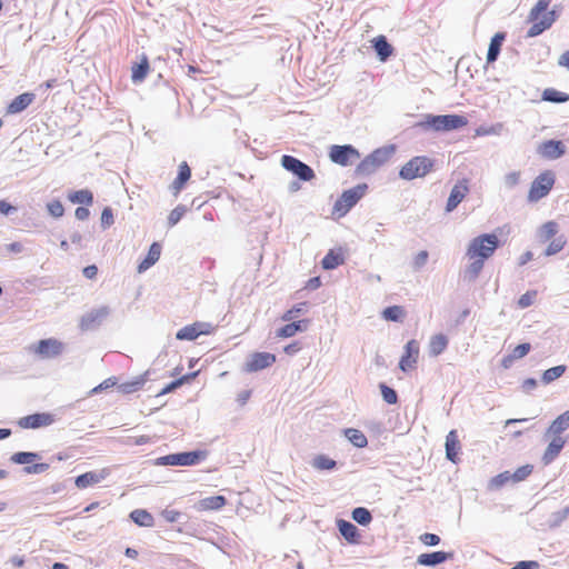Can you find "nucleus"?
<instances>
[{"mask_svg": "<svg viewBox=\"0 0 569 569\" xmlns=\"http://www.w3.org/2000/svg\"><path fill=\"white\" fill-rule=\"evenodd\" d=\"M499 247V239L493 233H483L473 238L468 248L467 257L471 261L467 272L471 278H477L483 268L485 261L489 259Z\"/></svg>", "mask_w": 569, "mask_h": 569, "instance_id": "1", "label": "nucleus"}, {"mask_svg": "<svg viewBox=\"0 0 569 569\" xmlns=\"http://www.w3.org/2000/svg\"><path fill=\"white\" fill-rule=\"evenodd\" d=\"M557 16L553 10H548L545 0H539L529 11L528 21L531 23L527 37L533 38L548 30L556 21Z\"/></svg>", "mask_w": 569, "mask_h": 569, "instance_id": "2", "label": "nucleus"}, {"mask_svg": "<svg viewBox=\"0 0 569 569\" xmlns=\"http://www.w3.org/2000/svg\"><path fill=\"white\" fill-rule=\"evenodd\" d=\"M468 124V119L460 114L433 116L427 114L417 126L423 129H433L435 131H451L463 128Z\"/></svg>", "mask_w": 569, "mask_h": 569, "instance_id": "3", "label": "nucleus"}, {"mask_svg": "<svg viewBox=\"0 0 569 569\" xmlns=\"http://www.w3.org/2000/svg\"><path fill=\"white\" fill-rule=\"evenodd\" d=\"M559 232V224L556 221H547L539 229V239L541 242H549L546 249V256H553L560 252L565 244L566 239L562 234L557 236Z\"/></svg>", "mask_w": 569, "mask_h": 569, "instance_id": "4", "label": "nucleus"}, {"mask_svg": "<svg viewBox=\"0 0 569 569\" xmlns=\"http://www.w3.org/2000/svg\"><path fill=\"white\" fill-rule=\"evenodd\" d=\"M435 162L426 156H417L402 166L399 176L405 180L423 178L432 171Z\"/></svg>", "mask_w": 569, "mask_h": 569, "instance_id": "5", "label": "nucleus"}, {"mask_svg": "<svg viewBox=\"0 0 569 569\" xmlns=\"http://www.w3.org/2000/svg\"><path fill=\"white\" fill-rule=\"evenodd\" d=\"M367 186H357L352 189L346 190L336 201L332 214L341 218L346 216L349 210L363 197Z\"/></svg>", "mask_w": 569, "mask_h": 569, "instance_id": "6", "label": "nucleus"}, {"mask_svg": "<svg viewBox=\"0 0 569 569\" xmlns=\"http://www.w3.org/2000/svg\"><path fill=\"white\" fill-rule=\"evenodd\" d=\"M555 181L556 178L552 171L546 170L541 172L538 177L535 178L530 186L528 192V201L537 202L545 198L552 189Z\"/></svg>", "mask_w": 569, "mask_h": 569, "instance_id": "7", "label": "nucleus"}, {"mask_svg": "<svg viewBox=\"0 0 569 569\" xmlns=\"http://www.w3.org/2000/svg\"><path fill=\"white\" fill-rule=\"evenodd\" d=\"M393 154V148H379L367 156L359 164L358 171L362 174H370L379 167L387 163Z\"/></svg>", "mask_w": 569, "mask_h": 569, "instance_id": "8", "label": "nucleus"}, {"mask_svg": "<svg viewBox=\"0 0 569 569\" xmlns=\"http://www.w3.org/2000/svg\"><path fill=\"white\" fill-rule=\"evenodd\" d=\"M280 161L287 171L302 181H311L316 178L313 169L293 156L283 154Z\"/></svg>", "mask_w": 569, "mask_h": 569, "instance_id": "9", "label": "nucleus"}, {"mask_svg": "<svg viewBox=\"0 0 569 569\" xmlns=\"http://www.w3.org/2000/svg\"><path fill=\"white\" fill-rule=\"evenodd\" d=\"M329 158L333 163L346 167L360 158L359 151L351 144H333L329 150Z\"/></svg>", "mask_w": 569, "mask_h": 569, "instance_id": "10", "label": "nucleus"}, {"mask_svg": "<svg viewBox=\"0 0 569 569\" xmlns=\"http://www.w3.org/2000/svg\"><path fill=\"white\" fill-rule=\"evenodd\" d=\"M214 331V327L211 323L208 322H193L191 325L184 326L181 328L177 335L176 338L178 340H194L199 336L202 335H211Z\"/></svg>", "mask_w": 569, "mask_h": 569, "instance_id": "11", "label": "nucleus"}, {"mask_svg": "<svg viewBox=\"0 0 569 569\" xmlns=\"http://www.w3.org/2000/svg\"><path fill=\"white\" fill-rule=\"evenodd\" d=\"M33 351L42 359L58 357L63 351V343L54 338L42 339L34 347Z\"/></svg>", "mask_w": 569, "mask_h": 569, "instance_id": "12", "label": "nucleus"}, {"mask_svg": "<svg viewBox=\"0 0 569 569\" xmlns=\"http://www.w3.org/2000/svg\"><path fill=\"white\" fill-rule=\"evenodd\" d=\"M56 421L54 416L49 412L33 413L20 418L17 425L22 429H38L48 427Z\"/></svg>", "mask_w": 569, "mask_h": 569, "instance_id": "13", "label": "nucleus"}, {"mask_svg": "<svg viewBox=\"0 0 569 569\" xmlns=\"http://www.w3.org/2000/svg\"><path fill=\"white\" fill-rule=\"evenodd\" d=\"M419 352H420V348H419L418 341L415 339L409 340L406 343L405 349H403V355L400 358L399 368L403 372L415 369V367L418 362Z\"/></svg>", "mask_w": 569, "mask_h": 569, "instance_id": "14", "label": "nucleus"}, {"mask_svg": "<svg viewBox=\"0 0 569 569\" xmlns=\"http://www.w3.org/2000/svg\"><path fill=\"white\" fill-rule=\"evenodd\" d=\"M276 362V356L270 352H253L246 362L247 372H257L271 367Z\"/></svg>", "mask_w": 569, "mask_h": 569, "instance_id": "15", "label": "nucleus"}, {"mask_svg": "<svg viewBox=\"0 0 569 569\" xmlns=\"http://www.w3.org/2000/svg\"><path fill=\"white\" fill-rule=\"evenodd\" d=\"M202 457L201 452L191 451V452H181L173 453L162 457L160 460L163 465L169 466H192L200 461Z\"/></svg>", "mask_w": 569, "mask_h": 569, "instance_id": "16", "label": "nucleus"}, {"mask_svg": "<svg viewBox=\"0 0 569 569\" xmlns=\"http://www.w3.org/2000/svg\"><path fill=\"white\" fill-rule=\"evenodd\" d=\"M110 475L109 469L103 468L99 471H88L78 476L74 485L78 489H86L104 480Z\"/></svg>", "mask_w": 569, "mask_h": 569, "instance_id": "17", "label": "nucleus"}, {"mask_svg": "<svg viewBox=\"0 0 569 569\" xmlns=\"http://www.w3.org/2000/svg\"><path fill=\"white\" fill-rule=\"evenodd\" d=\"M546 436L550 437V442L543 452L542 460H543L545 465H549L559 456V453L563 449L567 440L563 436H559V435H546Z\"/></svg>", "mask_w": 569, "mask_h": 569, "instance_id": "18", "label": "nucleus"}, {"mask_svg": "<svg viewBox=\"0 0 569 569\" xmlns=\"http://www.w3.org/2000/svg\"><path fill=\"white\" fill-rule=\"evenodd\" d=\"M310 319H299L289 321V323L280 327L276 331V336L281 339H287L296 336L298 332L306 331L310 326Z\"/></svg>", "mask_w": 569, "mask_h": 569, "instance_id": "19", "label": "nucleus"}, {"mask_svg": "<svg viewBox=\"0 0 569 569\" xmlns=\"http://www.w3.org/2000/svg\"><path fill=\"white\" fill-rule=\"evenodd\" d=\"M469 191L468 180L463 179L456 183L450 192V196L447 201L446 210L448 212L455 210L458 204L465 199Z\"/></svg>", "mask_w": 569, "mask_h": 569, "instance_id": "20", "label": "nucleus"}, {"mask_svg": "<svg viewBox=\"0 0 569 569\" xmlns=\"http://www.w3.org/2000/svg\"><path fill=\"white\" fill-rule=\"evenodd\" d=\"M538 152L547 159H558L565 153V146L561 141L548 140L542 142Z\"/></svg>", "mask_w": 569, "mask_h": 569, "instance_id": "21", "label": "nucleus"}, {"mask_svg": "<svg viewBox=\"0 0 569 569\" xmlns=\"http://www.w3.org/2000/svg\"><path fill=\"white\" fill-rule=\"evenodd\" d=\"M461 449L460 440L456 430H450L446 437V457L456 463L459 460V451Z\"/></svg>", "mask_w": 569, "mask_h": 569, "instance_id": "22", "label": "nucleus"}, {"mask_svg": "<svg viewBox=\"0 0 569 569\" xmlns=\"http://www.w3.org/2000/svg\"><path fill=\"white\" fill-rule=\"evenodd\" d=\"M339 532L349 543H359L360 542V533L358 528L351 523L350 521L340 519L337 522Z\"/></svg>", "mask_w": 569, "mask_h": 569, "instance_id": "23", "label": "nucleus"}, {"mask_svg": "<svg viewBox=\"0 0 569 569\" xmlns=\"http://www.w3.org/2000/svg\"><path fill=\"white\" fill-rule=\"evenodd\" d=\"M451 552L435 551L430 553H421L417 558V562L421 566H436L452 558Z\"/></svg>", "mask_w": 569, "mask_h": 569, "instance_id": "24", "label": "nucleus"}, {"mask_svg": "<svg viewBox=\"0 0 569 569\" xmlns=\"http://www.w3.org/2000/svg\"><path fill=\"white\" fill-rule=\"evenodd\" d=\"M34 100V94L31 92H24L16 97L8 106L7 112L9 114H16L23 111Z\"/></svg>", "mask_w": 569, "mask_h": 569, "instance_id": "25", "label": "nucleus"}, {"mask_svg": "<svg viewBox=\"0 0 569 569\" xmlns=\"http://www.w3.org/2000/svg\"><path fill=\"white\" fill-rule=\"evenodd\" d=\"M191 177V169L186 161H182L179 164V171L177 178L173 180L171 184V189L173 190L174 196L179 194L184 184L189 181Z\"/></svg>", "mask_w": 569, "mask_h": 569, "instance_id": "26", "label": "nucleus"}, {"mask_svg": "<svg viewBox=\"0 0 569 569\" xmlns=\"http://www.w3.org/2000/svg\"><path fill=\"white\" fill-rule=\"evenodd\" d=\"M227 505V499L223 496L207 497L198 502V510L200 511H212L219 510Z\"/></svg>", "mask_w": 569, "mask_h": 569, "instance_id": "27", "label": "nucleus"}, {"mask_svg": "<svg viewBox=\"0 0 569 569\" xmlns=\"http://www.w3.org/2000/svg\"><path fill=\"white\" fill-rule=\"evenodd\" d=\"M108 316L107 308H100L88 312L81 320V326L84 329H91L97 325H100L102 320Z\"/></svg>", "mask_w": 569, "mask_h": 569, "instance_id": "28", "label": "nucleus"}, {"mask_svg": "<svg viewBox=\"0 0 569 569\" xmlns=\"http://www.w3.org/2000/svg\"><path fill=\"white\" fill-rule=\"evenodd\" d=\"M150 64L147 56H142L139 63H134L131 68V79L134 83L142 82L148 76Z\"/></svg>", "mask_w": 569, "mask_h": 569, "instance_id": "29", "label": "nucleus"}, {"mask_svg": "<svg viewBox=\"0 0 569 569\" xmlns=\"http://www.w3.org/2000/svg\"><path fill=\"white\" fill-rule=\"evenodd\" d=\"M161 246L158 242H153L148 251L147 257L139 263L138 271L143 272L153 266L160 258Z\"/></svg>", "mask_w": 569, "mask_h": 569, "instance_id": "30", "label": "nucleus"}, {"mask_svg": "<svg viewBox=\"0 0 569 569\" xmlns=\"http://www.w3.org/2000/svg\"><path fill=\"white\" fill-rule=\"evenodd\" d=\"M449 340L443 333L433 335L429 340V353L432 357L441 355L448 347Z\"/></svg>", "mask_w": 569, "mask_h": 569, "instance_id": "31", "label": "nucleus"}, {"mask_svg": "<svg viewBox=\"0 0 569 569\" xmlns=\"http://www.w3.org/2000/svg\"><path fill=\"white\" fill-rule=\"evenodd\" d=\"M373 48L381 61H386L393 52V48L385 36H378L372 40Z\"/></svg>", "mask_w": 569, "mask_h": 569, "instance_id": "32", "label": "nucleus"}, {"mask_svg": "<svg viewBox=\"0 0 569 569\" xmlns=\"http://www.w3.org/2000/svg\"><path fill=\"white\" fill-rule=\"evenodd\" d=\"M505 40V33L498 32L496 33L490 41L488 53H487V62L492 63L497 60L502 42Z\"/></svg>", "mask_w": 569, "mask_h": 569, "instance_id": "33", "label": "nucleus"}, {"mask_svg": "<svg viewBox=\"0 0 569 569\" xmlns=\"http://www.w3.org/2000/svg\"><path fill=\"white\" fill-rule=\"evenodd\" d=\"M569 427V410L557 417L549 426L546 435L562 436L563 431Z\"/></svg>", "mask_w": 569, "mask_h": 569, "instance_id": "34", "label": "nucleus"}, {"mask_svg": "<svg viewBox=\"0 0 569 569\" xmlns=\"http://www.w3.org/2000/svg\"><path fill=\"white\" fill-rule=\"evenodd\" d=\"M345 262L343 254L337 250H329V252L323 257L321 261V266L326 270H332Z\"/></svg>", "mask_w": 569, "mask_h": 569, "instance_id": "35", "label": "nucleus"}, {"mask_svg": "<svg viewBox=\"0 0 569 569\" xmlns=\"http://www.w3.org/2000/svg\"><path fill=\"white\" fill-rule=\"evenodd\" d=\"M130 518L141 527H152L154 525V519L150 512L144 509H136L131 511Z\"/></svg>", "mask_w": 569, "mask_h": 569, "instance_id": "36", "label": "nucleus"}, {"mask_svg": "<svg viewBox=\"0 0 569 569\" xmlns=\"http://www.w3.org/2000/svg\"><path fill=\"white\" fill-rule=\"evenodd\" d=\"M68 199L72 203H81V204H86V206H91L93 203V194L88 189H82V190L70 192L68 194Z\"/></svg>", "mask_w": 569, "mask_h": 569, "instance_id": "37", "label": "nucleus"}, {"mask_svg": "<svg viewBox=\"0 0 569 569\" xmlns=\"http://www.w3.org/2000/svg\"><path fill=\"white\" fill-rule=\"evenodd\" d=\"M345 435L357 448H365L368 445L366 435L358 429L348 428L345 430Z\"/></svg>", "mask_w": 569, "mask_h": 569, "instance_id": "38", "label": "nucleus"}, {"mask_svg": "<svg viewBox=\"0 0 569 569\" xmlns=\"http://www.w3.org/2000/svg\"><path fill=\"white\" fill-rule=\"evenodd\" d=\"M542 99L549 102H566L569 100V96L565 92L558 91L552 88H548L542 92Z\"/></svg>", "mask_w": 569, "mask_h": 569, "instance_id": "39", "label": "nucleus"}, {"mask_svg": "<svg viewBox=\"0 0 569 569\" xmlns=\"http://www.w3.org/2000/svg\"><path fill=\"white\" fill-rule=\"evenodd\" d=\"M307 307V302H300L292 306L290 309L282 313L281 320L286 322L296 321L295 319L298 318L306 310Z\"/></svg>", "mask_w": 569, "mask_h": 569, "instance_id": "40", "label": "nucleus"}, {"mask_svg": "<svg viewBox=\"0 0 569 569\" xmlns=\"http://www.w3.org/2000/svg\"><path fill=\"white\" fill-rule=\"evenodd\" d=\"M566 369L567 368L563 365L556 366V367H552L550 369H547L542 373V378H541L542 382L546 383V385L551 383L556 379L560 378L566 372Z\"/></svg>", "mask_w": 569, "mask_h": 569, "instance_id": "41", "label": "nucleus"}, {"mask_svg": "<svg viewBox=\"0 0 569 569\" xmlns=\"http://www.w3.org/2000/svg\"><path fill=\"white\" fill-rule=\"evenodd\" d=\"M352 519L359 525L367 526L371 522L372 516L367 508L358 507L352 511Z\"/></svg>", "mask_w": 569, "mask_h": 569, "instance_id": "42", "label": "nucleus"}, {"mask_svg": "<svg viewBox=\"0 0 569 569\" xmlns=\"http://www.w3.org/2000/svg\"><path fill=\"white\" fill-rule=\"evenodd\" d=\"M382 316L389 321H399L405 316V310L400 306H391L383 310Z\"/></svg>", "mask_w": 569, "mask_h": 569, "instance_id": "43", "label": "nucleus"}, {"mask_svg": "<svg viewBox=\"0 0 569 569\" xmlns=\"http://www.w3.org/2000/svg\"><path fill=\"white\" fill-rule=\"evenodd\" d=\"M143 385H144V379L137 378L136 380L121 383L119 386V390L122 393H132V392L139 391Z\"/></svg>", "mask_w": 569, "mask_h": 569, "instance_id": "44", "label": "nucleus"}, {"mask_svg": "<svg viewBox=\"0 0 569 569\" xmlns=\"http://www.w3.org/2000/svg\"><path fill=\"white\" fill-rule=\"evenodd\" d=\"M312 465L319 470H331L336 467V461L327 456L320 455L313 459Z\"/></svg>", "mask_w": 569, "mask_h": 569, "instance_id": "45", "label": "nucleus"}, {"mask_svg": "<svg viewBox=\"0 0 569 569\" xmlns=\"http://www.w3.org/2000/svg\"><path fill=\"white\" fill-rule=\"evenodd\" d=\"M38 458L34 452H17L11 456V461L18 465H27L33 462Z\"/></svg>", "mask_w": 569, "mask_h": 569, "instance_id": "46", "label": "nucleus"}, {"mask_svg": "<svg viewBox=\"0 0 569 569\" xmlns=\"http://www.w3.org/2000/svg\"><path fill=\"white\" fill-rule=\"evenodd\" d=\"M196 376V373H188V375H184L182 376L181 378L170 382L169 385H167L161 391L159 395H167L169 392H172L173 390H176L177 388H179L180 386H182L184 382L191 380L193 377Z\"/></svg>", "mask_w": 569, "mask_h": 569, "instance_id": "47", "label": "nucleus"}, {"mask_svg": "<svg viewBox=\"0 0 569 569\" xmlns=\"http://www.w3.org/2000/svg\"><path fill=\"white\" fill-rule=\"evenodd\" d=\"M533 470L532 465H525L519 467L513 473H511L512 482H520L527 479Z\"/></svg>", "mask_w": 569, "mask_h": 569, "instance_id": "48", "label": "nucleus"}, {"mask_svg": "<svg viewBox=\"0 0 569 569\" xmlns=\"http://www.w3.org/2000/svg\"><path fill=\"white\" fill-rule=\"evenodd\" d=\"M187 212V207L183 204L177 206L168 216L169 227L176 226Z\"/></svg>", "mask_w": 569, "mask_h": 569, "instance_id": "49", "label": "nucleus"}, {"mask_svg": "<svg viewBox=\"0 0 569 569\" xmlns=\"http://www.w3.org/2000/svg\"><path fill=\"white\" fill-rule=\"evenodd\" d=\"M537 295H538L537 290H529L526 293H523L522 296H520V298L518 300L519 308L525 309V308H528L531 305H533V302L537 298Z\"/></svg>", "mask_w": 569, "mask_h": 569, "instance_id": "50", "label": "nucleus"}, {"mask_svg": "<svg viewBox=\"0 0 569 569\" xmlns=\"http://www.w3.org/2000/svg\"><path fill=\"white\" fill-rule=\"evenodd\" d=\"M380 390L382 398L387 403L395 405L398 401L397 392L392 388L386 386L385 383H381Z\"/></svg>", "mask_w": 569, "mask_h": 569, "instance_id": "51", "label": "nucleus"}, {"mask_svg": "<svg viewBox=\"0 0 569 569\" xmlns=\"http://www.w3.org/2000/svg\"><path fill=\"white\" fill-rule=\"evenodd\" d=\"M512 481L511 473L509 471H505L499 473L498 476L493 477L490 481V486L492 488H501L507 482Z\"/></svg>", "mask_w": 569, "mask_h": 569, "instance_id": "52", "label": "nucleus"}, {"mask_svg": "<svg viewBox=\"0 0 569 569\" xmlns=\"http://www.w3.org/2000/svg\"><path fill=\"white\" fill-rule=\"evenodd\" d=\"M47 209L49 213L54 218H60L64 213V208L61 201L53 200L47 204Z\"/></svg>", "mask_w": 569, "mask_h": 569, "instance_id": "53", "label": "nucleus"}, {"mask_svg": "<svg viewBox=\"0 0 569 569\" xmlns=\"http://www.w3.org/2000/svg\"><path fill=\"white\" fill-rule=\"evenodd\" d=\"M531 349V346L530 343L526 342V343H520L512 351H511V356L515 360L517 359H521L523 358L525 356H527L529 353Z\"/></svg>", "mask_w": 569, "mask_h": 569, "instance_id": "54", "label": "nucleus"}, {"mask_svg": "<svg viewBox=\"0 0 569 569\" xmlns=\"http://www.w3.org/2000/svg\"><path fill=\"white\" fill-rule=\"evenodd\" d=\"M419 539L426 546H436L440 542L439 536L429 532L421 535Z\"/></svg>", "mask_w": 569, "mask_h": 569, "instance_id": "55", "label": "nucleus"}, {"mask_svg": "<svg viewBox=\"0 0 569 569\" xmlns=\"http://www.w3.org/2000/svg\"><path fill=\"white\" fill-rule=\"evenodd\" d=\"M428 257H429V254H428V251H426V250H421L420 252H418L412 260L413 267L416 269H419L422 266H425L428 260Z\"/></svg>", "mask_w": 569, "mask_h": 569, "instance_id": "56", "label": "nucleus"}, {"mask_svg": "<svg viewBox=\"0 0 569 569\" xmlns=\"http://www.w3.org/2000/svg\"><path fill=\"white\" fill-rule=\"evenodd\" d=\"M302 349V345L299 341H293L283 348V352L288 356H293Z\"/></svg>", "mask_w": 569, "mask_h": 569, "instance_id": "57", "label": "nucleus"}, {"mask_svg": "<svg viewBox=\"0 0 569 569\" xmlns=\"http://www.w3.org/2000/svg\"><path fill=\"white\" fill-rule=\"evenodd\" d=\"M505 181H506L507 186L515 187L520 181V172L519 171L509 172L505 177Z\"/></svg>", "mask_w": 569, "mask_h": 569, "instance_id": "58", "label": "nucleus"}, {"mask_svg": "<svg viewBox=\"0 0 569 569\" xmlns=\"http://www.w3.org/2000/svg\"><path fill=\"white\" fill-rule=\"evenodd\" d=\"M49 469V465L48 463H34L33 466L31 467H26V472L28 473H40V472H44Z\"/></svg>", "mask_w": 569, "mask_h": 569, "instance_id": "59", "label": "nucleus"}, {"mask_svg": "<svg viewBox=\"0 0 569 569\" xmlns=\"http://www.w3.org/2000/svg\"><path fill=\"white\" fill-rule=\"evenodd\" d=\"M101 221L103 224L110 226L113 223V213L111 208H104L101 213Z\"/></svg>", "mask_w": 569, "mask_h": 569, "instance_id": "60", "label": "nucleus"}, {"mask_svg": "<svg viewBox=\"0 0 569 569\" xmlns=\"http://www.w3.org/2000/svg\"><path fill=\"white\" fill-rule=\"evenodd\" d=\"M83 276L87 278V279H96L97 274H98V267L96 264H91V266H88L83 269Z\"/></svg>", "mask_w": 569, "mask_h": 569, "instance_id": "61", "label": "nucleus"}, {"mask_svg": "<svg viewBox=\"0 0 569 569\" xmlns=\"http://www.w3.org/2000/svg\"><path fill=\"white\" fill-rule=\"evenodd\" d=\"M162 516L164 517V519L169 522H174L178 520V518L180 517V512L177 511V510H164L162 512Z\"/></svg>", "mask_w": 569, "mask_h": 569, "instance_id": "62", "label": "nucleus"}, {"mask_svg": "<svg viewBox=\"0 0 569 569\" xmlns=\"http://www.w3.org/2000/svg\"><path fill=\"white\" fill-rule=\"evenodd\" d=\"M74 216L78 220H87L90 216V212L87 208L84 207H78L74 211Z\"/></svg>", "mask_w": 569, "mask_h": 569, "instance_id": "63", "label": "nucleus"}, {"mask_svg": "<svg viewBox=\"0 0 569 569\" xmlns=\"http://www.w3.org/2000/svg\"><path fill=\"white\" fill-rule=\"evenodd\" d=\"M558 63L569 70V50L559 57Z\"/></svg>", "mask_w": 569, "mask_h": 569, "instance_id": "64", "label": "nucleus"}]
</instances>
